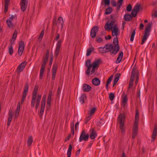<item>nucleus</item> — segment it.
Segmentation results:
<instances>
[{
  "label": "nucleus",
  "mask_w": 157,
  "mask_h": 157,
  "mask_svg": "<svg viewBox=\"0 0 157 157\" xmlns=\"http://www.w3.org/2000/svg\"><path fill=\"white\" fill-rule=\"evenodd\" d=\"M38 87L36 86H35L32 93V98L31 102V107L33 108L34 107L36 102V98L35 108L36 110L38 108L40 101L41 96L38 95L36 96L38 92Z\"/></svg>",
  "instance_id": "1"
},
{
  "label": "nucleus",
  "mask_w": 157,
  "mask_h": 157,
  "mask_svg": "<svg viewBox=\"0 0 157 157\" xmlns=\"http://www.w3.org/2000/svg\"><path fill=\"white\" fill-rule=\"evenodd\" d=\"M105 48L106 52H110L111 55H116L118 52L119 50L120 47L118 46L117 45L115 46L112 44H106L105 46Z\"/></svg>",
  "instance_id": "2"
},
{
  "label": "nucleus",
  "mask_w": 157,
  "mask_h": 157,
  "mask_svg": "<svg viewBox=\"0 0 157 157\" xmlns=\"http://www.w3.org/2000/svg\"><path fill=\"white\" fill-rule=\"evenodd\" d=\"M151 23H149L147 24V26L145 27L144 34L142 38V41L141 43V44H143L144 43L149 36V33L151 31Z\"/></svg>",
  "instance_id": "3"
},
{
  "label": "nucleus",
  "mask_w": 157,
  "mask_h": 157,
  "mask_svg": "<svg viewBox=\"0 0 157 157\" xmlns=\"http://www.w3.org/2000/svg\"><path fill=\"white\" fill-rule=\"evenodd\" d=\"M118 120L120 121V130L122 134H124L125 132V129L123 127L125 118L124 116L121 114L118 117Z\"/></svg>",
  "instance_id": "4"
},
{
  "label": "nucleus",
  "mask_w": 157,
  "mask_h": 157,
  "mask_svg": "<svg viewBox=\"0 0 157 157\" xmlns=\"http://www.w3.org/2000/svg\"><path fill=\"white\" fill-rule=\"evenodd\" d=\"M46 100V96L45 95H44L42 99L41 105V108L39 113V116L41 117L43 116L45 109Z\"/></svg>",
  "instance_id": "5"
},
{
  "label": "nucleus",
  "mask_w": 157,
  "mask_h": 157,
  "mask_svg": "<svg viewBox=\"0 0 157 157\" xmlns=\"http://www.w3.org/2000/svg\"><path fill=\"white\" fill-rule=\"evenodd\" d=\"M48 60V58L45 57L44 59L43 63L41 65L40 74V78L41 79L42 78L43 75L44 71V69Z\"/></svg>",
  "instance_id": "6"
},
{
  "label": "nucleus",
  "mask_w": 157,
  "mask_h": 157,
  "mask_svg": "<svg viewBox=\"0 0 157 157\" xmlns=\"http://www.w3.org/2000/svg\"><path fill=\"white\" fill-rule=\"evenodd\" d=\"M53 25H56L58 27H59L60 25H61V28L62 29L64 24L63 18L62 17H59L58 19L57 22L56 21V19H53Z\"/></svg>",
  "instance_id": "7"
},
{
  "label": "nucleus",
  "mask_w": 157,
  "mask_h": 157,
  "mask_svg": "<svg viewBox=\"0 0 157 157\" xmlns=\"http://www.w3.org/2000/svg\"><path fill=\"white\" fill-rule=\"evenodd\" d=\"M89 138V135L86 134L85 130H83L80 134L79 138V142H81L83 140L84 141H87Z\"/></svg>",
  "instance_id": "8"
},
{
  "label": "nucleus",
  "mask_w": 157,
  "mask_h": 157,
  "mask_svg": "<svg viewBox=\"0 0 157 157\" xmlns=\"http://www.w3.org/2000/svg\"><path fill=\"white\" fill-rule=\"evenodd\" d=\"M29 84L28 83H26L24 87V90L22 94V97L21 100V104H23L25 98L26 97L28 94L29 89Z\"/></svg>",
  "instance_id": "9"
},
{
  "label": "nucleus",
  "mask_w": 157,
  "mask_h": 157,
  "mask_svg": "<svg viewBox=\"0 0 157 157\" xmlns=\"http://www.w3.org/2000/svg\"><path fill=\"white\" fill-rule=\"evenodd\" d=\"M28 0H21L20 5L21 6V9L23 12L26 10L28 4Z\"/></svg>",
  "instance_id": "10"
},
{
  "label": "nucleus",
  "mask_w": 157,
  "mask_h": 157,
  "mask_svg": "<svg viewBox=\"0 0 157 157\" xmlns=\"http://www.w3.org/2000/svg\"><path fill=\"white\" fill-rule=\"evenodd\" d=\"M24 48V43L23 41H21L19 43L18 51V54L20 56H21L22 55Z\"/></svg>",
  "instance_id": "11"
},
{
  "label": "nucleus",
  "mask_w": 157,
  "mask_h": 157,
  "mask_svg": "<svg viewBox=\"0 0 157 157\" xmlns=\"http://www.w3.org/2000/svg\"><path fill=\"white\" fill-rule=\"evenodd\" d=\"M62 42V40H59L56 43V47L55 52V55L56 57H57L59 54Z\"/></svg>",
  "instance_id": "12"
},
{
  "label": "nucleus",
  "mask_w": 157,
  "mask_h": 157,
  "mask_svg": "<svg viewBox=\"0 0 157 157\" xmlns=\"http://www.w3.org/2000/svg\"><path fill=\"white\" fill-rule=\"evenodd\" d=\"M115 23V21L114 20H112L110 22V23H109L108 22H107L105 25V30H107L108 29H111V30H112L113 29V26H114V23Z\"/></svg>",
  "instance_id": "13"
},
{
  "label": "nucleus",
  "mask_w": 157,
  "mask_h": 157,
  "mask_svg": "<svg viewBox=\"0 0 157 157\" xmlns=\"http://www.w3.org/2000/svg\"><path fill=\"white\" fill-rule=\"evenodd\" d=\"M57 64L56 63H54L53 65L52 72V79L54 80L55 79L56 71L57 70Z\"/></svg>",
  "instance_id": "14"
},
{
  "label": "nucleus",
  "mask_w": 157,
  "mask_h": 157,
  "mask_svg": "<svg viewBox=\"0 0 157 157\" xmlns=\"http://www.w3.org/2000/svg\"><path fill=\"white\" fill-rule=\"evenodd\" d=\"M113 29L112 30V36H115L117 37L119 35L120 33V31L118 29L117 27V25H114Z\"/></svg>",
  "instance_id": "15"
},
{
  "label": "nucleus",
  "mask_w": 157,
  "mask_h": 157,
  "mask_svg": "<svg viewBox=\"0 0 157 157\" xmlns=\"http://www.w3.org/2000/svg\"><path fill=\"white\" fill-rule=\"evenodd\" d=\"M98 28L97 26L94 27L91 29L90 35L92 38H94L96 36V34L98 31Z\"/></svg>",
  "instance_id": "16"
},
{
  "label": "nucleus",
  "mask_w": 157,
  "mask_h": 157,
  "mask_svg": "<svg viewBox=\"0 0 157 157\" xmlns=\"http://www.w3.org/2000/svg\"><path fill=\"white\" fill-rule=\"evenodd\" d=\"M138 124H134L133 128L132 130V138L134 139L137 133L138 130Z\"/></svg>",
  "instance_id": "17"
},
{
  "label": "nucleus",
  "mask_w": 157,
  "mask_h": 157,
  "mask_svg": "<svg viewBox=\"0 0 157 157\" xmlns=\"http://www.w3.org/2000/svg\"><path fill=\"white\" fill-rule=\"evenodd\" d=\"M90 136L91 139H94L97 136V132L96 131H95L94 128H92L90 129Z\"/></svg>",
  "instance_id": "18"
},
{
  "label": "nucleus",
  "mask_w": 157,
  "mask_h": 157,
  "mask_svg": "<svg viewBox=\"0 0 157 157\" xmlns=\"http://www.w3.org/2000/svg\"><path fill=\"white\" fill-rule=\"evenodd\" d=\"M27 64V63L25 61L22 62L18 66L17 69V70H18L20 72H21L25 67Z\"/></svg>",
  "instance_id": "19"
},
{
  "label": "nucleus",
  "mask_w": 157,
  "mask_h": 157,
  "mask_svg": "<svg viewBox=\"0 0 157 157\" xmlns=\"http://www.w3.org/2000/svg\"><path fill=\"white\" fill-rule=\"evenodd\" d=\"M52 95V90H50L49 92L48 98L47 100V107H48V106L50 107L51 106V98ZM48 109V108H47V109Z\"/></svg>",
  "instance_id": "20"
},
{
  "label": "nucleus",
  "mask_w": 157,
  "mask_h": 157,
  "mask_svg": "<svg viewBox=\"0 0 157 157\" xmlns=\"http://www.w3.org/2000/svg\"><path fill=\"white\" fill-rule=\"evenodd\" d=\"M91 86L89 85L84 84L82 86V90L84 92H89L91 89Z\"/></svg>",
  "instance_id": "21"
},
{
  "label": "nucleus",
  "mask_w": 157,
  "mask_h": 157,
  "mask_svg": "<svg viewBox=\"0 0 157 157\" xmlns=\"http://www.w3.org/2000/svg\"><path fill=\"white\" fill-rule=\"evenodd\" d=\"M13 112L12 111L10 110L9 112V117L8 118V122L7 123V125L9 126L11 123L13 117Z\"/></svg>",
  "instance_id": "22"
},
{
  "label": "nucleus",
  "mask_w": 157,
  "mask_h": 157,
  "mask_svg": "<svg viewBox=\"0 0 157 157\" xmlns=\"http://www.w3.org/2000/svg\"><path fill=\"white\" fill-rule=\"evenodd\" d=\"M140 4L138 5L136 4L133 8L132 10V13H133V12H136V14H135L134 15L135 16H136L138 13L139 11L140 10Z\"/></svg>",
  "instance_id": "23"
},
{
  "label": "nucleus",
  "mask_w": 157,
  "mask_h": 157,
  "mask_svg": "<svg viewBox=\"0 0 157 157\" xmlns=\"http://www.w3.org/2000/svg\"><path fill=\"white\" fill-rule=\"evenodd\" d=\"M92 82L94 86H98L100 83V81L98 78H95L92 80Z\"/></svg>",
  "instance_id": "24"
},
{
  "label": "nucleus",
  "mask_w": 157,
  "mask_h": 157,
  "mask_svg": "<svg viewBox=\"0 0 157 157\" xmlns=\"http://www.w3.org/2000/svg\"><path fill=\"white\" fill-rule=\"evenodd\" d=\"M123 56V52H121L119 54L118 56V57L117 58V60L116 61V63H118L121 62Z\"/></svg>",
  "instance_id": "25"
},
{
  "label": "nucleus",
  "mask_w": 157,
  "mask_h": 157,
  "mask_svg": "<svg viewBox=\"0 0 157 157\" xmlns=\"http://www.w3.org/2000/svg\"><path fill=\"white\" fill-rule=\"evenodd\" d=\"M121 75V74L119 73H117L115 75V78L113 81V86H114L117 83L119 79L120 76Z\"/></svg>",
  "instance_id": "26"
},
{
  "label": "nucleus",
  "mask_w": 157,
  "mask_h": 157,
  "mask_svg": "<svg viewBox=\"0 0 157 157\" xmlns=\"http://www.w3.org/2000/svg\"><path fill=\"white\" fill-rule=\"evenodd\" d=\"M100 60L98 59L96 61H94L92 63V67L97 69L99 65Z\"/></svg>",
  "instance_id": "27"
},
{
  "label": "nucleus",
  "mask_w": 157,
  "mask_h": 157,
  "mask_svg": "<svg viewBox=\"0 0 157 157\" xmlns=\"http://www.w3.org/2000/svg\"><path fill=\"white\" fill-rule=\"evenodd\" d=\"M157 134V128L156 127H154V128L152 135V141H154L156 136Z\"/></svg>",
  "instance_id": "28"
},
{
  "label": "nucleus",
  "mask_w": 157,
  "mask_h": 157,
  "mask_svg": "<svg viewBox=\"0 0 157 157\" xmlns=\"http://www.w3.org/2000/svg\"><path fill=\"white\" fill-rule=\"evenodd\" d=\"M122 105L124 106L128 101V98L124 93H123V96L122 97Z\"/></svg>",
  "instance_id": "29"
},
{
  "label": "nucleus",
  "mask_w": 157,
  "mask_h": 157,
  "mask_svg": "<svg viewBox=\"0 0 157 157\" xmlns=\"http://www.w3.org/2000/svg\"><path fill=\"white\" fill-rule=\"evenodd\" d=\"M132 15L128 14H125L124 17V20L126 21H130L132 19Z\"/></svg>",
  "instance_id": "30"
},
{
  "label": "nucleus",
  "mask_w": 157,
  "mask_h": 157,
  "mask_svg": "<svg viewBox=\"0 0 157 157\" xmlns=\"http://www.w3.org/2000/svg\"><path fill=\"white\" fill-rule=\"evenodd\" d=\"M96 109V107L90 108L88 111V114L92 116L94 113Z\"/></svg>",
  "instance_id": "31"
},
{
  "label": "nucleus",
  "mask_w": 157,
  "mask_h": 157,
  "mask_svg": "<svg viewBox=\"0 0 157 157\" xmlns=\"http://www.w3.org/2000/svg\"><path fill=\"white\" fill-rule=\"evenodd\" d=\"M123 0H118L117 2V10L118 11L122 6Z\"/></svg>",
  "instance_id": "32"
},
{
  "label": "nucleus",
  "mask_w": 157,
  "mask_h": 157,
  "mask_svg": "<svg viewBox=\"0 0 157 157\" xmlns=\"http://www.w3.org/2000/svg\"><path fill=\"white\" fill-rule=\"evenodd\" d=\"M94 50V48L93 47L88 48L87 50L86 56H89Z\"/></svg>",
  "instance_id": "33"
},
{
  "label": "nucleus",
  "mask_w": 157,
  "mask_h": 157,
  "mask_svg": "<svg viewBox=\"0 0 157 157\" xmlns=\"http://www.w3.org/2000/svg\"><path fill=\"white\" fill-rule=\"evenodd\" d=\"M139 118V113L137 112H136L135 114V121L134 124H138V121Z\"/></svg>",
  "instance_id": "34"
},
{
  "label": "nucleus",
  "mask_w": 157,
  "mask_h": 157,
  "mask_svg": "<svg viewBox=\"0 0 157 157\" xmlns=\"http://www.w3.org/2000/svg\"><path fill=\"white\" fill-rule=\"evenodd\" d=\"M72 149V147L71 144L69 145V147L67 152V157H71V151Z\"/></svg>",
  "instance_id": "35"
},
{
  "label": "nucleus",
  "mask_w": 157,
  "mask_h": 157,
  "mask_svg": "<svg viewBox=\"0 0 157 157\" xmlns=\"http://www.w3.org/2000/svg\"><path fill=\"white\" fill-rule=\"evenodd\" d=\"M86 97V96L85 94H82L79 98L80 101L82 103H84V98Z\"/></svg>",
  "instance_id": "36"
},
{
  "label": "nucleus",
  "mask_w": 157,
  "mask_h": 157,
  "mask_svg": "<svg viewBox=\"0 0 157 157\" xmlns=\"http://www.w3.org/2000/svg\"><path fill=\"white\" fill-rule=\"evenodd\" d=\"M98 51L101 53H106V51L105 48V46L103 47H101L98 48Z\"/></svg>",
  "instance_id": "37"
},
{
  "label": "nucleus",
  "mask_w": 157,
  "mask_h": 157,
  "mask_svg": "<svg viewBox=\"0 0 157 157\" xmlns=\"http://www.w3.org/2000/svg\"><path fill=\"white\" fill-rule=\"evenodd\" d=\"M6 23L7 25L10 28H13V24L12 21H8V20L6 21Z\"/></svg>",
  "instance_id": "38"
},
{
  "label": "nucleus",
  "mask_w": 157,
  "mask_h": 157,
  "mask_svg": "<svg viewBox=\"0 0 157 157\" xmlns=\"http://www.w3.org/2000/svg\"><path fill=\"white\" fill-rule=\"evenodd\" d=\"M112 11V9L110 7H109L106 9V11L105 13V15H108L110 14Z\"/></svg>",
  "instance_id": "39"
},
{
  "label": "nucleus",
  "mask_w": 157,
  "mask_h": 157,
  "mask_svg": "<svg viewBox=\"0 0 157 157\" xmlns=\"http://www.w3.org/2000/svg\"><path fill=\"white\" fill-rule=\"evenodd\" d=\"M33 142L32 136L29 137L27 140V145L29 146H31Z\"/></svg>",
  "instance_id": "40"
},
{
  "label": "nucleus",
  "mask_w": 157,
  "mask_h": 157,
  "mask_svg": "<svg viewBox=\"0 0 157 157\" xmlns=\"http://www.w3.org/2000/svg\"><path fill=\"white\" fill-rule=\"evenodd\" d=\"M113 43L115 46L117 45L118 46L120 47L119 46L118 44V38L117 37H114L113 39Z\"/></svg>",
  "instance_id": "41"
},
{
  "label": "nucleus",
  "mask_w": 157,
  "mask_h": 157,
  "mask_svg": "<svg viewBox=\"0 0 157 157\" xmlns=\"http://www.w3.org/2000/svg\"><path fill=\"white\" fill-rule=\"evenodd\" d=\"M86 67H92V64H91V61L90 59H88L86 60L85 63Z\"/></svg>",
  "instance_id": "42"
},
{
  "label": "nucleus",
  "mask_w": 157,
  "mask_h": 157,
  "mask_svg": "<svg viewBox=\"0 0 157 157\" xmlns=\"http://www.w3.org/2000/svg\"><path fill=\"white\" fill-rule=\"evenodd\" d=\"M74 123L73 121L71 124V132L73 135L74 134Z\"/></svg>",
  "instance_id": "43"
},
{
  "label": "nucleus",
  "mask_w": 157,
  "mask_h": 157,
  "mask_svg": "<svg viewBox=\"0 0 157 157\" xmlns=\"http://www.w3.org/2000/svg\"><path fill=\"white\" fill-rule=\"evenodd\" d=\"M135 34V29L134 30L132 33V34L131 36L130 40L131 41H132L133 40Z\"/></svg>",
  "instance_id": "44"
},
{
  "label": "nucleus",
  "mask_w": 157,
  "mask_h": 157,
  "mask_svg": "<svg viewBox=\"0 0 157 157\" xmlns=\"http://www.w3.org/2000/svg\"><path fill=\"white\" fill-rule=\"evenodd\" d=\"M9 52L10 55H12L13 53V46L11 45H10L8 48Z\"/></svg>",
  "instance_id": "45"
},
{
  "label": "nucleus",
  "mask_w": 157,
  "mask_h": 157,
  "mask_svg": "<svg viewBox=\"0 0 157 157\" xmlns=\"http://www.w3.org/2000/svg\"><path fill=\"white\" fill-rule=\"evenodd\" d=\"M109 98L111 101H112L115 97L114 94L113 93H111L109 96Z\"/></svg>",
  "instance_id": "46"
},
{
  "label": "nucleus",
  "mask_w": 157,
  "mask_h": 157,
  "mask_svg": "<svg viewBox=\"0 0 157 157\" xmlns=\"http://www.w3.org/2000/svg\"><path fill=\"white\" fill-rule=\"evenodd\" d=\"M103 121L101 119L99 121H98L97 123V126H100L103 123Z\"/></svg>",
  "instance_id": "47"
},
{
  "label": "nucleus",
  "mask_w": 157,
  "mask_h": 157,
  "mask_svg": "<svg viewBox=\"0 0 157 157\" xmlns=\"http://www.w3.org/2000/svg\"><path fill=\"white\" fill-rule=\"evenodd\" d=\"M87 67V69L86 71V74L88 76H89L90 75V69H91V68L92 67H90V66L89 67Z\"/></svg>",
  "instance_id": "48"
},
{
  "label": "nucleus",
  "mask_w": 157,
  "mask_h": 157,
  "mask_svg": "<svg viewBox=\"0 0 157 157\" xmlns=\"http://www.w3.org/2000/svg\"><path fill=\"white\" fill-rule=\"evenodd\" d=\"M132 7L130 4H128L126 7V10L127 11L130 12L131 11Z\"/></svg>",
  "instance_id": "49"
},
{
  "label": "nucleus",
  "mask_w": 157,
  "mask_h": 157,
  "mask_svg": "<svg viewBox=\"0 0 157 157\" xmlns=\"http://www.w3.org/2000/svg\"><path fill=\"white\" fill-rule=\"evenodd\" d=\"M113 77V75H112L107 80L106 84L109 85L110 83L112 80V79Z\"/></svg>",
  "instance_id": "50"
},
{
  "label": "nucleus",
  "mask_w": 157,
  "mask_h": 157,
  "mask_svg": "<svg viewBox=\"0 0 157 157\" xmlns=\"http://www.w3.org/2000/svg\"><path fill=\"white\" fill-rule=\"evenodd\" d=\"M17 34V32L16 30L14 31L13 34L12 36V38L16 39Z\"/></svg>",
  "instance_id": "51"
},
{
  "label": "nucleus",
  "mask_w": 157,
  "mask_h": 157,
  "mask_svg": "<svg viewBox=\"0 0 157 157\" xmlns=\"http://www.w3.org/2000/svg\"><path fill=\"white\" fill-rule=\"evenodd\" d=\"M91 118V116L89 115L87 117H86V122L85 124H86L88 123V121L90 120Z\"/></svg>",
  "instance_id": "52"
},
{
  "label": "nucleus",
  "mask_w": 157,
  "mask_h": 157,
  "mask_svg": "<svg viewBox=\"0 0 157 157\" xmlns=\"http://www.w3.org/2000/svg\"><path fill=\"white\" fill-rule=\"evenodd\" d=\"M96 40L97 42L98 43H100L102 42L103 40V39L100 37L97 38Z\"/></svg>",
  "instance_id": "53"
},
{
  "label": "nucleus",
  "mask_w": 157,
  "mask_h": 157,
  "mask_svg": "<svg viewBox=\"0 0 157 157\" xmlns=\"http://www.w3.org/2000/svg\"><path fill=\"white\" fill-rule=\"evenodd\" d=\"M104 4L106 5L109 6L110 3V1L109 0H104Z\"/></svg>",
  "instance_id": "54"
},
{
  "label": "nucleus",
  "mask_w": 157,
  "mask_h": 157,
  "mask_svg": "<svg viewBox=\"0 0 157 157\" xmlns=\"http://www.w3.org/2000/svg\"><path fill=\"white\" fill-rule=\"evenodd\" d=\"M53 60V55H52L51 56L50 58V62H49V66H51L52 65Z\"/></svg>",
  "instance_id": "55"
},
{
  "label": "nucleus",
  "mask_w": 157,
  "mask_h": 157,
  "mask_svg": "<svg viewBox=\"0 0 157 157\" xmlns=\"http://www.w3.org/2000/svg\"><path fill=\"white\" fill-rule=\"evenodd\" d=\"M16 17V15H12L10 17H9V19H7L8 21H12L15 17Z\"/></svg>",
  "instance_id": "56"
},
{
  "label": "nucleus",
  "mask_w": 157,
  "mask_h": 157,
  "mask_svg": "<svg viewBox=\"0 0 157 157\" xmlns=\"http://www.w3.org/2000/svg\"><path fill=\"white\" fill-rule=\"evenodd\" d=\"M61 91V89L60 88V87H59L58 88L57 91V96H59L60 93Z\"/></svg>",
  "instance_id": "57"
},
{
  "label": "nucleus",
  "mask_w": 157,
  "mask_h": 157,
  "mask_svg": "<svg viewBox=\"0 0 157 157\" xmlns=\"http://www.w3.org/2000/svg\"><path fill=\"white\" fill-rule=\"evenodd\" d=\"M135 74L136 71L135 70V69H133L132 71L131 76H133V77H135Z\"/></svg>",
  "instance_id": "58"
},
{
  "label": "nucleus",
  "mask_w": 157,
  "mask_h": 157,
  "mask_svg": "<svg viewBox=\"0 0 157 157\" xmlns=\"http://www.w3.org/2000/svg\"><path fill=\"white\" fill-rule=\"evenodd\" d=\"M96 68L92 67V69L91 71V74L92 75L94 73Z\"/></svg>",
  "instance_id": "59"
},
{
  "label": "nucleus",
  "mask_w": 157,
  "mask_h": 157,
  "mask_svg": "<svg viewBox=\"0 0 157 157\" xmlns=\"http://www.w3.org/2000/svg\"><path fill=\"white\" fill-rule=\"evenodd\" d=\"M10 2V0H5V6H8Z\"/></svg>",
  "instance_id": "60"
},
{
  "label": "nucleus",
  "mask_w": 157,
  "mask_h": 157,
  "mask_svg": "<svg viewBox=\"0 0 157 157\" xmlns=\"http://www.w3.org/2000/svg\"><path fill=\"white\" fill-rule=\"evenodd\" d=\"M44 30H42L40 34V35L39 36V37L40 38H42V37L44 36Z\"/></svg>",
  "instance_id": "61"
},
{
  "label": "nucleus",
  "mask_w": 157,
  "mask_h": 157,
  "mask_svg": "<svg viewBox=\"0 0 157 157\" xmlns=\"http://www.w3.org/2000/svg\"><path fill=\"white\" fill-rule=\"evenodd\" d=\"M111 4L113 6H117L116 2L114 0H113L111 1Z\"/></svg>",
  "instance_id": "62"
},
{
  "label": "nucleus",
  "mask_w": 157,
  "mask_h": 157,
  "mask_svg": "<svg viewBox=\"0 0 157 157\" xmlns=\"http://www.w3.org/2000/svg\"><path fill=\"white\" fill-rule=\"evenodd\" d=\"M49 50L47 49L46 51V55H45V57L48 58L49 55Z\"/></svg>",
  "instance_id": "63"
},
{
  "label": "nucleus",
  "mask_w": 157,
  "mask_h": 157,
  "mask_svg": "<svg viewBox=\"0 0 157 157\" xmlns=\"http://www.w3.org/2000/svg\"><path fill=\"white\" fill-rule=\"evenodd\" d=\"M152 17H157V11L156 10L155 12V13L152 14Z\"/></svg>",
  "instance_id": "64"
}]
</instances>
